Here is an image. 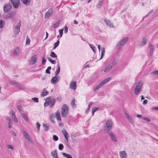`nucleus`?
<instances>
[{"instance_id": "obj_1", "label": "nucleus", "mask_w": 158, "mask_h": 158, "mask_svg": "<svg viewBox=\"0 0 158 158\" xmlns=\"http://www.w3.org/2000/svg\"><path fill=\"white\" fill-rule=\"evenodd\" d=\"M128 40V37H124L117 44L116 47V49H119L122 48L127 43Z\"/></svg>"}, {"instance_id": "obj_2", "label": "nucleus", "mask_w": 158, "mask_h": 158, "mask_svg": "<svg viewBox=\"0 0 158 158\" xmlns=\"http://www.w3.org/2000/svg\"><path fill=\"white\" fill-rule=\"evenodd\" d=\"M113 122L111 119L108 120L106 123L104 127V131L105 132L108 133L111 129Z\"/></svg>"}, {"instance_id": "obj_3", "label": "nucleus", "mask_w": 158, "mask_h": 158, "mask_svg": "<svg viewBox=\"0 0 158 158\" xmlns=\"http://www.w3.org/2000/svg\"><path fill=\"white\" fill-rule=\"evenodd\" d=\"M69 107L66 104H64L61 108V114L63 117H66L68 115L69 111Z\"/></svg>"}, {"instance_id": "obj_4", "label": "nucleus", "mask_w": 158, "mask_h": 158, "mask_svg": "<svg viewBox=\"0 0 158 158\" xmlns=\"http://www.w3.org/2000/svg\"><path fill=\"white\" fill-rule=\"evenodd\" d=\"M143 85L142 81L139 82L136 84L135 89V93L136 95H138L141 90Z\"/></svg>"}, {"instance_id": "obj_5", "label": "nucleus", "mask_w": 158, "mask_h": 158, "mask_svg": "<svg viewBox=\"0 0 158 158\" xmlns=\"http://www.w3.org/2000/svg\"><path fill=\"white\" fill-rule=\"evenodd\" d=\"M111 77H108L106 79L104 80L103 81L101 82L99 85H97L95 87V88L94 89V91H95L99 89L102 86L107 83L109 81H110L111 80Z\"/></svg>"}, {"instance_id": "obj_6", "label": "nucleus", "mask_w": 158, "mask_h": 158, "mask_svg": "<svg viewBox=\"0 0 158 158\" xmlns=\"http://www.w3.org/2000/svg\"><path fill=\"white\" fill-rule=\"evenodd\" d=\"M9 82L11 84L14 85L19 90H24L25 89V88L24 86L21 85L19 83L13 81H10Z\"/></svg>"}, {"instance_id": "obj_7", "label": "nucleus", "mask_w": 158, "mask_h": 158, "mask_svg": "<svg viewBox=\"0 0 158 158\" xmlns=\"http://www.w3.org/2000/svg\"><path fill=\"white\" fill-rule=\"evenodd\" d=\"M46 102L50 107H52L55 103V99L50 97L46 99Z\"/></svg>"}, {"instance_id": "obj_8", "label": "nucleus", "mask_w": 158, "mask_h": 158, "mask_svg": "<svg viewBox=\"0 0 158 158\" xmlns=\"http://www.w3.org/2000/svg\"><path fill=\"white\" fill-rule=\"evenodd\" d=\"M13 7L15 8H17L20 5L19 0H10Z\"/></svg>"}, {"instance_id": "obj_9", "label": "nucleus", "mask_w": 158, "mask_h": 158, "mask_svg": "<svg viewBox=\"0 0 158 158\" xmlns=\"http://www.w3.org/2000/svg\"><path fill=\"white\" fill-rule=\"evenodd\" d=\"M37 57L36 55H35L32 56L29 61V63L30 64H35L37 61Z\"/></svg>"}, {"instance_id": "obj_10", "label": "nucleus", "mask_w": 158, "mask_h": 158, "mask_svg": "<svg viewBox=\"0 0 158 158\" xmlns=\"http://www.w3.org/2000/svg\"><path fill=\"white\" fill-rule=\"evenodd\" d=\"M11 5L10 4H7L4 5L3 6L4 11L5 13L8 12L11 9Z\"/></svg>"}, {"instance_id": "obj_11", "label": "nucleus", "mask_w": 158, "mask_h": 158, "mask_svg": "<svg viewBox=\"0 0 158 158\" xmlns=\"http://www.w3.org/2000/svg\"><path fill=\"white\" fill-rule=\"evenodd\" d=\"M52 9L51 8L45 13L44 15V18L45 19L49 18L52 15Z\"/></svg>"}, {"instance_id": "obj_12", "label": "nucleus", "mask_w": 158, "mask_h": 158, "mask_svg": "<svg viewBox=\"0 0 158 158\" xmlns=\"http://www.w3.org/2000/svg\"><path fill=\"white\" fill-rule=\"evenodd\" d=\"M22 132L25 138L28 141L30 142L31 141V139L28 133L24 130H22Z\"/></svg>"}, {"instance_id": "obj_13", "label": "nucleus", "mask_w": 158, "mask_h": 158, "mask_svg": "<svg viewBox=\"0 0 158 158\" xmlns=\"http://www.w3.org/2000/svg\"><path fill=\"white\" fill-rule=\"evenodd\" d=\"M21 25L20 22H19L16 25L15 27V34L16 35L18 34L20 31V27Z\"/></svg>"}, {"instance_id": "obj_14", "label": "nucleus", "mask_w": 158, "mask_h": 158, "mask_svg": "<svg viewBox=\"0 0 158 158\" xmlns=\"http://www.w3.org/2000/svg\"><path fill=\"white\" fill-rule=\"evenodd\" d=\"M108 135L110 139L114 142H117V139L115 135L111 132H109Z\"/></svg>"}, {"instance_id": "obj_15", "label": "nucleus", "mask_w": 158, "mask_h": 158, "mask_svg": "<svg viewBox=\"0 0 158 158\" xmlns=\"http://www.w3.org/2000/svg\"><path fill=\"white\" fill-rule=\"evenodd\" d=\"M10 115H12L11 118L13 119L14 121L16 123L18 122V120L17 118L16 117L15 113L12 110H11L9 113Z\"/></svg>"}, {"instance_id": "obj_16", "label": "nucleus", "mask_w": 158, "mask_h": 158, "mask_svg": "<svg viewBox=\"0 0 158 158\" xmlns=\"http://www.w3.org/2000/svg\"><path fill=\"white\" fill-rule=\"evenodd\" d=\"M60 77L59 76H56L53 77L51 79V82L52 84H56L59 80Z\"/></svg>"}, {"instance_id": "obj_17", "label": "nucleus", "mask_w": 158, "mask_h": 158, "mask_svg": "<svg viewBox=\"0 0 158 158\" xmlns=\"http://www.w3.org/2000/svg\"><path fill=\"white\" fill-rule=\"evenodd\" d=\"M69 87L70 88L72 89L76 90L77 89V84L76 82L73 81H71L70 82Z\"/></svg>"}, {"instance_id": "obj_18", "label": "nucleus", "mask_w": 158, "mask_h": 158, "mask_svg": "<svg viewBox=\"0 0 158 158\" xmlns=\"http://www.w3.org/2000/svg\"><path fill=\"white\" fill-rule=\"evenodd\" d=\"M62 132L67 142L68 141L69 134L65 129H63L62 131Z\"/></svg>"}, {"instance_id": "obj_19", "label": "nucleus", "mask_w": 158, "mask_h": 158, "mask_svg": "<svg viewBox=\"0 0 158 158\" xmlns=\"http://www.w3.org/2000/svg\"><path fill=\"white\" fill-rule=\"evenodd\" d=\"M119 156L120 158H127V155L126 152L124 151H122L119 152Z\"/></svg>"}, {"instance_id": "obj_20", "label": "nucleus", "mask_w": 158, "mask_h": 158, "mask_svg": "<svg viewBox=\"0 0 158 158\" xmlns=\"http://www.w3.org/2000/svg\"><path fill=\"white\" fill-rule=\"evenodd\" d=\"M104 22L108 26L111 27H114V25L113 24L111 23L110 21L106 19H104Z\"/></svg>"}, {"instance_id": "obj_21", "label": "nucleus", "mask_w": 158, "mask_h": 158, "mask_svg": "<svg viewBox=\"0 0 158 158\" xmlns=\"http://www.w3.org/2000/svg\"><path fill=\"white\" fill-rule=\"evenodd\" d=\"M51 154L53 158H58L57 156V151L56 150H54L51 152Z\"/></svg>"}, {"instance_id": "obj_22", "label": "nucleus", "mask_w": 158, "mask_h": 158, "mask_svg": "<svg viewBox=\"0 0 158 158\" xmlns=\"http://www.w3.org/2000/svg\"><path fill=\"white\" fill-rule=\"evenodd\" d=\"M149 47L150 48V56H152L153 55V52L154 50V46L151 44H150L149 46Z\"/></svg>"}, {"instance_id": "obj_23", "label": "nucleus", "mask_w": 158, "mask_h": 158, "mask_svg": "<svg viewBox=\"0 0 158 158\" xmlns=\"http://www.w3.org/2000/svg\"><path fill=\"white\" fill-rule=\"evenodd\" d=\"M48 93V92L45 89H44L41 93V96L42 97H44L46 96Z\"/></svg>"}, {"instance_id": "obj_24", "label": "nucleus", "mask_w": 158, "mask_h": 158, "mask_svg": "<svg viewBox=\"0 0 158 158\" xmlns=\"http://www.w3.org/2000/svg\"><path fill=\"white\" fill-rule=\"evenodd\" d=\"M147 42V39L146 37L143 38L142 41L140 42V45L141 46H143L145 45Z\"/></svg>"}, {"instance_id": "obj_25", "label": "nucleus", "mask_w": 158, "mask_h": 158, "mask_svg": "<svg viewBox=\"0 0 158 158\" xmlns=\"http://www.w3.org/2000/svg\"><path fill=\"white\" fill-rule=\"evenodd\" d=\"M103 4V1L102 0H100L99 1L98 3L96 6V7L98 9L101 8V6Z\"/></svg>"}, {"instance_id": "obj_26", "label": "nucleus", "mask_w": 158, "mask_h": 158, "mask_svg": "<svg viewBox=\"0 0 158 158\" xmlns=\"http://www.w3.org/2000/svg\"><path fill=\"white\" fill-rule=\"evenodd\" d=\"M113 67L111 66V64H109L106 67L105 69L104 72H106L109 71Z\"/></svg>"}, {"instance_id": "obj_27", "label": "nucleus", "mask_w": 158, "mask_h": 158, "mask_svg": "<svg viewBox=\"0 0 158 158\" xmlns=\"http://www.w3.org/2000/svg\"><path fill=\"white\" fill-rule=\"evenodd\" d=\"M20 52L19 48L18 47H17L14 50L13 52V54L15 56H17L19 54Z\"/></svg>"}, {"instance_id": "obj_28", "label": "nucleus", "mask_w": 158, "mask_h": 158, "mask_svg": "<svg viewBox=\"0 0 158 158\" xmlns=\"http://www.w3.org/2000/svg\"><path fill=\"white\" fill-rule=\"evenodd\" d=\"M56 119L58 120H61V118L60 116V111H57L56 112Z\"/></svg>"}, {"instance_id": "obj_29", "label": "nucleus", "mask_w": 158, "mask_h": 158, "mask_svg": "<svg viewBox=\"0 0 158 158\" xmlns=\"http://www.w3.org/2000/svg\"><path fill=\"white\" fill-rule=\"evenodd\" d=\"M23 2L26 6H29L31 3L30 0H23Z\"/></svg>"}, {"instance_id": "obj_30", "label": "nucleus", "mask_w": 158, "mask_h": 158, "mask_svg": "<svg viewBox=\"0 0 158 158\" xmlns=\"http://www.w3.org/2000/svg\"><path fill=\"white\" fill-rule=\"evenodd\" d=\"M21 115L26 121L27 122L29 121V119L28 118L27 115L26 114L22 113Z\"/></svg>"}, {"instance_id": "obj_31", "label": "nucleus", "mask_w": 158, "mask_h": 158, "mask_svg": "<svg viewBox=\"0 0 158 158\" xmlns=\"http://www.w3.org/2000/svg\"><path fill=\"white\" fill-rule=\"evenodd\" d=\"M125 114L126 118H127L128 120L131 123H132V119L130 116L126 112H125Z\"/></svg>"}, {"instance_id": "obj_32", "label": "nucleus", "mask_w": 158, "mask_h": 158, "mask_svg": "<svg viewBox=\"0 0 158 158\" xmlns=\"http://www.w3.org/2000/svg\"><path fill=\"white\" fill-rule=\"evenodd\" d=\"M101 57L100 58V60L102 59L105 54V49L104 48H103L101 49Z\"/></svg>"}, {"instance_id": "obj_33", "label": "nucleus", "mask_w": 158, "mask_h": 158, "mask_svg": "<svg viewBox=\"0 0 158 158\" xmlns=\"http://www.w3.org/2000/svg\"><path fill=\"white\" fill-rule=\"evenodd\" d=\"M118 62V60L117 59H114L113 61L110 64H111V66L113 67L114 65L117 64Z\"/></svg>"}, {"instance_id": "obj_34", "label": "nucleus", "mask_w": 158, "mask_h": 158, "mask_svg": "<svg viewBox=\"0 0 158 158\" xmlns=\"http://www.w3.org/2000/svg\"><path fill=\"white\" fill-rule=\"evenodd\" d=\"M5 22L4 20H1L0 21V28H2L4 27Z\"/></svg>"}, {"instance_id": "obj_35", "label": "nucleus", "mask_w": 158, "mask_h": 158, "mask_svg": "<svg viewBox=\"0 0 158 158\" xmlns=\"http://www.w3.org/2000/svg\"><path fill=\"white\" fill-rule=\"evenodd\" d=\"M57 67V69L56 70L55 73V75L56 76H57L59 74L60 72V68L59 64H58Z\"/></svg>"}, {"instance_id": "obj_36", "label": "nucleus", "mask_w": 158, "mask_h": 158, "mask_svg": "<svg viewBox=\"0 0 158 158\" xmlns=\"http://www.w3.org/2000/svg\"><path fill=\"white\" fill-rule=\"evenodd\" d=\"M89 46L90 47V48L92 50L93 52L94 53H95L96 52V47L95 46H94L93 45L91 44H89Z\"/></svg>"}, {"instance_id": "obj_37", "label": "nucleus", "mask_w": 158, "mask_h": 158, "mask_svg": "<svg viewBox=\"0 0 158 158\" xmlns=\"http://www.w3.org/2000/svg\"><path fill=\"white\" fill-rule=\"evenodd\" d=\"M14 15V13H9L5 16L6 19H8L9 18L13 17Z\"/></svg>"}, {"instance_id": "obj_38", "label": "nucleus", "mask_w": 158, "mask_h": 158, "mask_svg": "<svg viewBox=\"0 0 158 158\" xmlns=\"http://www.w3.org/2000/svg\"><path fill=\"white\" fill-rule=\"evenodd\" d=\"M62 155L67 158H73L72 156L71 155L67 154L65 153H63Z\"/></svg>"}, {"instance_id": "obj_39", "label": "nucleus", "mask_w": 158, "mask_h": 158, "mask_svg": "<svg viewBox=\"0 0 158 158\" xmlns=\"http://www.w3.org/2000/svg\"><path fill=\"white\" fill-rule=\"evenodd\" d=\"M50 56L52 58H56V59H57V55L54 53V52H51Z\"/></svg>"}, {"instance_id": "obj_40", "label": "nucleus", "mask_w": 158, "mask_h": 158, "mask_svg": "<svg viewBox=\"0 0 158 158\" xmlns=\"http://www.w3.org/2000/svg\"><path fill=\"white\" fill-rule=\"evenodd\" d=\"M47 59L52 64H55L56 63V60H53L52 59H51L50 58L48 57Z\"/></svg>"}, {"instance_id": "obj_41", "label": "nucleus", "mask_w": 158, "mask_h": 158, "mask_svg": "<svg viewBox=\"0 0 158 158\" xmlns=\"http://www.w3.org/2000/svg\"><path fill=\"white\" fill-rule=\"evenodd\" d=\"M60 20L56 22L54 25L53 27L54 28H57L60 24Z\"/></svg>"}, {"instance_id": "obj_42", "label": "nucleus", "mask_w": 158, "mask_h": 158, "mask_svg": "<svg viewBox=\"0 0 158 158\" xmlns=\"http://www.w3.org/2000/svg\"><path fill=\"white\" fill-rule=\"evenodd\" d=\"M98 107H94L92 108V114L93 116L94 114V112L98 110Z\"/></svg>"}, {"instance_id": "obj_43", "label": "nucleus", "mask_w": 158, "mask_h": 158, "mask_svg": "<svg viewBox=\"0 0 158 158\" xmlns=\"http://www.w3.org/2000/svg\"><path fill=\"white\" fill-rule=\"evenodd\" d=\"M43 127L44 128V130L46 131H48L49 129V127L46 124L44 123Z\"/></svg>"}, {"instance_id": "obj_44", "label": "nucleus", "mask_w": 158, "mask_h": 158, "mask_svg": "<svg viewBox=\"0 0 158 158\" xmlns=\"http://www.w3.org/2000/svg\"><path fill=\"white\" fill-rule=\"evenodd\" d=\"M93 103V102H91L89 103L88 105V107L87 109L86 110V113L88 112V111L89 110L91 106L92 105Z\"/></svg>"}, {"instance_id": "obj_45", "label": "nucleus", "mask_w": 158, "mask_h": 158, "mask_svg": "<svg viewBox=\"0 0 158 158\" xmlns=\"http://www.w3.org/2000/svg\"><path fill=\"white\" fill-rule=\"evenodd\" d=\"M59 43L60 41L58 40L54 44V46L53 48V49H55L56 47H57L58 46L59 44Z\"/></svg>"}, {"instance_id": "obj_46", "label": "nucleus", "mask_w": 158, "mask_h": 158, "mask_svg": "<svg viewBox=\"0 0 158 158\" xmlns=\"http://www.w3.org/2000/svg\"><path fill=\"white\" fill-rule=\"evenodd\" d=\"M51 69V66H49L48 67L47 69L46 70V73L48 74H50V70Z\"/></svg>"}, {"instance_id": "obj_47", "label": "nucleus", "mask_w": 158, "mask_h": 158, "mask_svg": "<svg viewBox=\"0 0 158 158\" xmlns=\"http://www.w3.org/2000/svg\"><path fill=\"white\" fill-rule=\"evenodd\" d=\"M50 117L53 123H54V118H55V115L53 114H52L50 115Z\"/></svg>"}, {"instance_id": "obj_48", "label": "nucleus", "mask_w": 158, "mask_h": 158, "mask_svg": "<svg viewBox=\"0 0 158 158\" xmlns=\"http://www.w3.org/2000/svg\"><path fill=\"white\" fill-rule=\"evenodd\" d=\"M36 126L37 127V131H40V123L38 122H37L36 123Z\"/></svg>"}, {"instance_id": "obj_49", "label": "nucleus", "mask_w": 158, "mask_h": 158, "mask_svg": "<svg viewBox=\"0 0 158 158\" xmlns=\"http://www.w3.org/2000/svg\"><path fill=\"white\" fill-rule=\"evenodd\" d=\"M17 108L20 113H21L22 112H23V110H22V107L21 106L18 105L17 106Z\"/></svg>"}, {"instance_id": "obj_50", "label": "nucleus", "mask_w": 158, "mask_h": 158, "mask_svg": "<svg viewBox=\"0 0 158 158\" xmlns=\"http://www.w3.org/2000/svg\"><path fill=\"white\" fill-rule=\"evenodd\" d=\"M75 99H73L72 100L71 103V106H72L73 107H75L76 106V104H75Z\"/></svg>"}, {"instance_id": "obj_51", "label": "nucleus", "mask_w": 158, "mask_h": 158, "mask_svg": "<svg viewBox=\"0 0 158 158\" xmlns=\"http://www.w3.org/2000/svg\"><path fill=\"white\" fill-rule=\"evenodd\" d=\"M64 148V146L62 144H60L59 145V149L60 150H62Z\"/></svg>"}, {"instance_id": "obj_52", "label": "nucleus", "mask_w": 158, "mask_h": 158, "mask_svg": "<svg viewBox=\"0 0 158 158\" xmlns=\"http://www.w3.org/2000/svg\"><path fill=\"white\" fill-rule=\"evenodd\" d=\"M30 40L28 36H27L26 41V44L27 45H28L30 44Z\"/></svg>"}, {"instance_id": "obj_53", "label": "nucleus", "mask_w": 158, "mask_h": 158, "mask_svg": "<svg viewBox=\"0 0 158 158\" xmlns=\"http://www.w3.org/2000/svg\"><path fill=\"white\" fill-rule=\"evenodd\" d=\"M58 139V137L56 135H53V140L55 141H57Z\"/></svg>"}, {"instance_id": "obj_54", "label": "nucleus", "mask_w": 158, "mask_h": 158, "mask_svg": "<svg viewBox=\"0 0 158 158\" xmlns=\"http://www.w3.org/2000/svg\"><path fill=\"white\" fill-rule=\"evenodd\" d=\"M68 32V27L67 26H65L64 27V33L67 34Z\"/></svg>"}, {"instance_id": "obj_55", "label": "nucleus", "mask_w": 158, "mask_h": 158, "mask_svg": "<svg viewBox=\"0 0 158 158\" xmlns=\"http://www.w3.org/2000/svg\"><path fill=\"white\" fill-rule=\"evenodd\" d=\"M32 100H33L34 102H39V100L38 98H32Z\"/></svg>"}, {"instance_id": "obj_56", "label": "nucleus", "mask_w": 158, "mask_h": 158, "mask_svg": "<svg viewBox=\"0 0 158 158\" xmlns=\"http://www.w3.org/2000/svg\"><path fill=\"white\" fill-rule=\"evenodd\" d=\"M8 128H10L12 127V122L11 121L9 122L8 123Z\"/></svg>"}, {"instance_id": "obj_57", "label": "nucleus", "mask_w": 158, "mask_h": 158, "mask_svg": "<svg viewBox=\"0 0 158 158\" xmlns=\"http://www.w3.org/2000/svg\"><path fill=\"white\" fill-rule=\"evenodd\" d=\"M63 29H61L59 31L60 34V37H61L63 35Z\"/></svg>"}, {"instance_id": "obj_58", "label": "nucleus", "mask_w": 158, "mask_h": 158, "mask_svg": "<svg viewBox=\"0 0 158 158\" xmlns=\"http://www.w3.org/2000/svg\"><path fill=\"white\" fill-rule=\"evenodd\" d=\"M46 61L44 58H43L42 59V65H44L46 63Z\"/></svg>"}, {"instance_id": "obj_59", "label": "nucleus", "mask_w": 158, "mask_h": 158, "mask_svg": "<svg viewBox=\"0 0 158 158\" xmlns=\"http://www.w3.org/2000/svg\"><path fill=\"white\" fill-rule=\"evenodd\" d=\"M143 119L144 120H146L149 122L150 121V120L149 118L147 117H143Z\"/></svg>"}, {"instance_id": "obj_60", "label": "nucleus", "mask_w": 158, "mask_h": 158, "mask_svg": "<svg viewBox=\"0 0 158 158\" xmlns=\"http://www.w3.org/2000/svg\"><path fill=\"white\" fill-rule=\"evenodd\" d=\"M152 74H154L155 75H158V70H156L153 72H152L151 73Z\"/></svg>"}, {"instance_id": "obj_61", "label": "nucleus", "mask_w": 158, "mask_h": 158, "mask_svg": "<svg viewBox=\"0 0 158 158\" xmlns=\"http://www.w3.org/2000/svg\"><path fill=\"white\" fill-rule=\"evenodd\" d=\"M7 147H8V148L10 149L11 150H13L14 149L13 147L12 146L10 145H8Z\"/></svg>"}, {"instance_id": "obj_62", "label": "nucleus", "mask_w": 158, "mask_h": 158, "mask_svg": "<svg viewBox=\"0 0 158 158\" xmlns=\"http://www.w3.org/2000/svg\"><path fill=\"white\" fill-rule=\"evenodd\" d=\"M57 100L59 102H60L62 101V98L61 97H59L57 98Z\"/></svg>"}, {"instance_id": "obj_63", "label": "nucleus", "mask_w": 158, "mask_h": 158, "mask_svg": "<svg viewBox=\"0 0 158 158\" xmlns=\"http://www.w3.org/2000/svg\"><path fill=\"white\" fill-rule=\"evenodd\" d=\"M6 119L9 122L11 121V118L8 117H6Z\"/></svg>"}, {"instance_id": "obj_64", "label": "nucleus", "mask_w": 158, "mask_h": 158, "mask_svg": "<svg viewBox=\"0 0 158 158\" xmlns=\"http://www.w3.org/2000/svg\"><path fill=\"white\" fill-rule=\"evenodd\" d=\"M147 102L148 100H145L143 101V105H145L147 103Z\"/></svg>"}]
</instances>
